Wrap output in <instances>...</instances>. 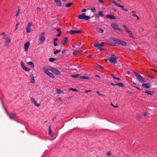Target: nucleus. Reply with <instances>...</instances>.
<instances>
[{"label": "nucleus", "mask_w": 157, "mask_h": 157, "mask_svg": "<svg viewBox=\"0 0 157 157\" xmlns=\"http://www.w3.org/2000/svg\"><path fill=\"white\" fill-rule=\"evenodd\" d=\"M111 26L115 30H117L120 32H122V30L120 28L118 27V25L116 23H112Z\"/></svg>", "instance_id": "obj_1"}, {"label": "nucleus", "mask_w": 157, "mask_h": 157, "mask_svg": "<svg viewBox=\"0 0 157 157\" xmlns=\"http://www.w3.org/2000/svg\"><path fill=\"white\" fill-rule=\"evenodd\" d=\"M78 18L80 19H84L85 20H87L90 19L89 16H86L85 13L79 15L78 16Z\"/></svg>", "instance_id": "obj_2"}, {"label": "nucleus", "mask_w": 157, "mask_h": 157, "mask_svg": "<svg viewBox=\"0 0 157 157\" xmlns=\"http://www.w3.org/2000/svg\"><path fill=\"white\" fill-rule=\"evenodd\" d=\"M50 70L52 71L54 74L56 75H59L60 74V72L58 70L52 67H49Z\"/></svg>", "instance_id": "obj_3"}, {"label": "nucleus", "mask_w": 157, "mask_h": 157, "mask_svg": "<svg viewBox=\"0 0 157 157\" xmlns=\"http://www.w3.org/2000/svg\"><path fill=\"white\" fill-rule=\"evenodd\" d=\"M45 33L42 32L41 33L39 36V40L40 41V44H42L45 40V38L44 36Z\"/></svg>", "instance_id": "obj_4"}, {"label": "nucleus", "mask_w": 157, "mask_h": 157, "mask_svg": "<svg viewBox=\"0 0 157 157\" xmlns=\"http://www.w3.org/2000/svg\"><path fill=\"white\" fill-rule=\"evenodd\" d=\"M110 62L115 64L117 63L116 57L115 55L112 54L111 55L109 59Z\"/></svg>", "instance_id": "obj_5"}, {"label": "nucleus", "mask_w": 157, "mask_h": 157, "mask_svg": "<svg viewBox=\"0 0 157 157\" xmlns=\"http://www.w3.org/2000/svg\"><path fill=\"white\" fill-rule=\"evenodd\" d=\"M32 25V24L31 22L29 23L28 24L27 27L26 29L27 32V33H30L32 30L31 29V26Z\"/></svg>", "instance_id": "obj_6"}, {"label": "nucleus", "mask_w": 157, "mask_h": 157, "mask_svg": "<svg viewBox=\"0 0 157 157\" xmlns=\"http://www.w3.org/2000/svg\"><path fill=\"white\" fill-rule=\"evenodd\" d=\"M82 32V30H71L70 31V33L71 35H73L75 33H80Z\"/></svg>", "instance_id": "obj_7"}, {"label": "nucleus", "mask_w": 157, "mask_h": 157, "mask_svg": "<svg viewBox=\"0 0 157 157\" xmlns=\"http://www.w3.org/2000/svg\"><path fill=\"white\" fill-rule=\"evenodd\" d=\"M117 44L121 45L122 46H125L127 44V43L122 40L119 39L118 40Z\"/></svg>", "instance_id": "obj_8"}, {"label": "nucleus", "mask_w": 157, "mask_h": 157, "mask_svg": "<svg viewBox=\"0 0 157 157\" xmlns=\"http://www.w3.org/2000/svg\"><path fill=\"white\" fill-rule=\"evenodd\" d=\"M105 44L104 42H101V44L96 43L94 44V46L96 48H100L103 46Z\"/></svg>", "instance_id": "obj_9"}, {"label": "nucleus", "mask_w": 157, "mask_h": 157, "mask_svg": "<svg viewBox=\"0 0 157 157\" xmlns=\"http://www.w3.org/2000/svg\"><path fill=\"white\" fill-rule=\"evenodd\" d=\"M142 85V86L145 88H149L150 87V84L148 82L145 83H143Z\"/></svg>", "instance_id": "obj_10"}, {"label": "nucleus", "mask_w": 157, "mask_h": 157, "mask_svg": "<svg viewBox=\"0 0 157 157\" xmlns=\"http://www.w3.org/2000/svg\"><path fill=\"white\" fill-rule=\"evenodd\" d=\"M30 100H31V101L32 102H33L36 106L38 107L40 105V103L37 104L36 103V101H35V98H31L30 99Z\"/></svg>", "instance_id": "obj_11"}, {"label": "nucleus", "mask_w": 157, "mask_h": 157, "mask_svg": "<svg viewBox=\"0 0 157 157\" xmlns=\"http://www.w3.org/2000/svg\"><path fill=\"white\" fill-rule=\"evenodd\" d=\"M104 16V15L103 13V12L102 11H99L98 13V14L96 15V16L98 18L99 16L103 17Z\"/></svg>", "instance_id": "obj_12"}, {"label": "nucleus", "mask_w": 157, "mask_h": 157, "mask_svg": "<svg viewBox=\"0 0 157 157\" xmlns=\"http://www.w3.org/2000/svg\"><path fill=\"white\" fill-rule=\"evenodd\" d=\"M83 52V51L81 50H79L77 49L76 50H75L73 52V54L74 55H77L81 52Z\"/></svg>", "instance_id": "obj_13"}, {"label": "nucleus", "mask_w": 157, "mask_h": 157, "mask_svg": "<svg viewBox=\"0 0 157 157\" xmlns=\"http://www.w3.org/2000/svg\"><path fill=\"white\" fill-rule=\"evenodd\" d=\"M29 44L30 43L29 42H27L25 44V51L28 50Z\"/></svg>", "instance_id": "obj_14"}, {"label": "nucleus", "mask_w": 157, "mask_h": 157, "mask_svg": "<svg viewBox=\"0 0 157 157\" xmlns=\"http://www.w3.org/2000/svg\"><path fill=\"white\" fill-rule=\"evenodd\" d=\"M68 40V37L67 36L65 37L64 38L63 40H62L61 43V44L64 45Z\"/></svg>", "instance_id": "obj_15"}, {"label": "nucleus", "mask_w": 157, "mask_h": 157, "mask_svg": "<svg viewBox=\"0 0 157 157\" xmlns=\"http://www.w3.org/2000/svg\"><path fill=\"white\" fill-rule=\"evenodd\" d=\"M56 4L59 6H60L61 5V2L60 0H54Z\"/></svg>", "instance_id": "obj_16"}, {"label": "nucleus", "mask_w": 157, "mask_h": 157, "mask_svg": "<svg viewBox=\"0 0 157 157\" xmlns=\"http://www.w3.org/2000/svg\"><path fill=\"white\" fill-rule=\"evenodd\" d=\"M30 78L31 80L30 82L33 83H34L35 82V80L34 78V76H33V74H31V75H30Z\"/></svg>", "instance_id": "obj_17"}, {"label": "nucleus", "mask_w": 157, "mask_h": 157, "mask_svg": "<svg viewBox=\"0 0 157 157\" xmlns=\"http://www.w3.org/2000/svg\"><path fill=\"white\" fill-rule=\"evenodd\" d=\"M96 30L99 33H103L104 30L101 28L97 27L96 28Z\"/></svg>", "instance_id": "obj_18"}, {"label": "nucleus", "mask_w": 157, "mask_h": 157, "mask_svg": "<svg viewBox=\"0 0 157 157\" xmlns=\"http://www.w3.org/2000/svg\"><path fill=\"white\" fill-rule=\"evenodd\" d=\"M138 81L142 83L144 82V78H143L141 76L139 77L138 78H137Z\"/></svg>", "instance_id": "obj_19"}, {"label": "nucleus", "mask_w": 157, "mask_h": 157, "mask_svg": "<svg viewBox=\"0 0 157 157\" xmlns=\"http://www.w3.org/2000/svg\"><path fill=\"white\" fill-rule=\"evenodd\" d=\"M43 69L44 73H46V75H48L49 72L48 71V69L45 67H43Z\"/></svg>", "instance_id": "obj_20"}, {"label": "nucleus", "mask_w": 157, "mask_h": 157, "mask_svg": "<svg viewBox=\"0 0 157 157\" xmlns=\"http://www.w3.org/2000/svg\"><path fill=\"white\" fill-rule=\"evenodd\" d=\"M106 17L107 18H110L112 19H115L116 18L114 16L109 15H106Z\"/></svg>", "instance_id": "obj_21"}, {"label": "nucleus", "mask_w": 157, "mask_h": 157, "mask_svg": "<svg viewBox=\"0 0 157 157\" xmlns=\"http://www.w3.org/2000/svg\"><path fill=\"white\" fill-rule=\"evenodd\" d=\"M110 40H112L113 41H115V43L117 44L118 43V40H119V39H117L116 38L113 37H111L110 38Z\"/></svg>", "instance_id": "obj_22"}, {"label": "nucleus", "mask_w": 157, "mask_h": 157, "mask_svg": "<svg viewBox=\"0 0 157 157\" xmlns=\"http://www.w3.org/2000/svg\"><path fill=\"white\" fill-rule=\"evenodd\" d=\"M9 117L11 119H12L16 117V115L15 113L11 114L9 115Z\"/></svg>", "instance_id": "obj_23"}, {"label": "nucleus", "mask_w": 157, "mask_h": 157, "mask_svg": "<svg viewBox=\"0 0 157 157\" xmlns=\"http://www.w3.org/2000/svg\"><path fill=\"white\" fill-rule=\"evenodd\" d=\"M80 78L81 79H86L87 80H90V78L88 77V76H82L80 77Z\"/></svg>", "instance_id": "obj_24"}, {"label": "nucleus", "mask_w": 157, "mask_h": 157, "mask_svg": "<svg viewBox=\"0 0 157 157\" xmlns=\"http://www.w3.org/2000/svg\"><path fill=\"white\" fill-rule=\"evenodd\" d=\"M56 93L59 94H62L63 93V92L62 90L59 89L56 90Z\"/></svg>", "instance_id": "obj_25"}, {"label": "nucleus", "mask_w": 157, "mask_h": 157, "mask_svg": "<svg viewBox=\"0 0 157 157\" xmlns=\"http://www.w3.org/2000/svg\"><path fill=\"white\" fill-rule=\"evenodd\" d=\"M27 64L29 65L32 67H34V65L33 62H29L27 63Z\"/></svg>", "instance_id": "obj_26"}, {"label": "nucleus", "mask_w": 157, "mask_h": 157, "mask_svg": "<svg viewBox=\"0 0 157 157\" xmlns=\"http://www.w3.org/2000/svg\"><path fill=\"white\" fill-rule=\"evenodd\" d=\"M79 76H80V75L79 74L72 75H71V77L74 78H77Z\"/></svg>", "instance_id": "obj_27"}, {"label": "nucleus", "mask_w": 157, "mask_h": 157, "mask_svg": "<svg viewBox=\"0 0 157 157\" xmlns=\"http://www.w3.org/2000/svg\"><path fill=\"white\" fill-rule=\"evenodd\" d=\"M6 45H8L11 42V40L9 38H7L6 39Z\"/></svg>", "instance_id": "obj_28"}, {"label": "nucleus", "mask_w": 157, "mask_h": 157, "mask_svg": "<svg viewBox=\"0 0 157 157\" xmlns=\"http://www.w3.org/2000/svg\"><path fill=\"white\" fill-rule=\"evenodd\" d=\"M129 34V36L130 37H131L132 38L134 39L135 38L132 35V32L131 31H130L128 33Z\"/></svg>", "instance_id": "obj_29"}, {"label": "nucleus", "mask_w": 157, "mask_h": 157, "mask_svg": "<svg viewBox=\"0 0 157 157\" xmlns=\"http://www.w3.org/2000/svg\"><path fill=\"white\" fill-rule=\"evenodd\" d=\"M48 76H49L50 77L52 78H55V76L54 75L51 73L49 72L48 74L47 75Z\"/></svg>", "instance_id": "obj_30"}, {"label": "nucleus", "mask_w": 157, "mask_h": 157, "mask_svg": "<svg viewBox=\"0 0 157 157\" xmlns=\"http://www.w3.org/2000/svg\"><path fill=\"white\" fill-rule=\"evenodd\" d=\"M73 3L72 2L68 3L65 6L67 7H69Z\"/></svg>", "instance_id": "obj_31"}, {"label": "nucleus", "mask_w": 157, "mask_h": 157, "mask_svg": "<svg viewBox=\"0 0 157 157\" xmlns=\"http://www.w3.org/2000/svg\"><path fill=\"white\" fill-rule=\"evenodd\" d=\"M22 69L25 70L26 71H29L30 70V69L28 67H27L25 66Z\"/></svg>", "instance_id": "obj_32"}, {"label": "nucleus", "mask_w": 157, "mask_h": 157, "mask_svg": "<svg viewBox=\"0 0 157 157\" xmlns=\"http://www.w3.org/2000/svg\"><path fill=\"white\" fill-rule=\"evenodd\" d=\"M56 58H50L49 59V60L51 62H53L54 61L56 60Z\"/></svg>", "instance_id": "obj_33"}, {"label": "nucleus", "mask_w": 157, "mask_h": 157, "mask_svg": "<svg viewBox=\"0 0 157 157\" xmlns=\"http://www.w3.org/2000/svg\"><path fill=\"white\" fill-rule=\"evenodd\" d=\"M116 85L118 86H121V87H123L124 86V85L123 83H117L116 84Z\"/></svg>", "instance_id": "obj_34"}, {"label": "nucleus", "mask_w": 157, "mask_h": 157, "mask_svg": "<svg viewBox=\"0 0 157 157\" xmlns=\"http://www.w3.org/2000/svg\"><path fill=\"white\" fill-rule=\"evenodd\" d=\"M144 92L148 94L152 95V94L151 93V92L150 91L146 90L145 91H144Z\"/></svg>", "instance_id": "obj_35"}, {"label": "nucleus", "mask_w": 157, "mask_h": 157, "mask_svg": "<svg viewBox=\"0 0 157 157\" xmlns=\"http://www.w3.org/2000/svg\"><path fill=\"white\" fill-rule=\"evenodd\" d=\"M49 134L51 136H52L53 135V134L51 132V127L50 126L49 127Z\"/></svg>", "instance_id": "obj_36"}, {"label": "nucleus", "mask_w": 157, "mask_h": 157, "mask_svg": "<svg viewBox=\"0 0 157 157\" xmlns=\"http://www.w3.org/2000/svg\"><path fill=\"white\" fill-rule=\"evenodd\" d=\"M96 67L100 68L101 69H104V68L102 66L98 64H96Z\"/></svg>", "instance_id": "obj_37"}, {"label": "nucleus", "mask_w": 157, "mask_h": 157, "mask_svg": "<svg viewBox=\"0 0 157 157\" xmlns=\"http://www.w3.org/2000/svg\"><path fill=\"white\" fill-rule=\"evenodd\" d=\"M110 1L113 3H114L116 6L118 4L116 1L114 0H110Z\"/></svg>", "instance_id": "obj_38"}, {"label": "nucleus", "mask_w": 157, "mask_h": 157, "mask_svg": "<svg viewBox=\"0 0 157 157\" xmlns=\"http://www.w3.org/2000/svg\"><path fill=\"white\" fill-rule=\"evenodd\" d=\"M110 1L113 3H114L116 6L118 4L116 1L114 0H110Z\"/></svg>", "instance_id": "obj_39"}, {"label": "nucleus", "mask_w": 157, "mask_h": 157, "mask_svg": "<svg viewBox=\"0 0 157 157\" xmlns=\"http://www.w3.org/2000/svg\"><path fill=\"white\" fill-rule=\"evenodd\" d=\"M21 67L22 68H23L24 67H25V66L24 64V63L23 62L21 61Z\"/></svg>", "instance_id": "obj_40"}, {"label": "nucleus", "mask_w": 157, "mask_h": 157, "mask_svg": "<svg viewBox=\"0 0 157 157\" xmlns=\"http://www.w3.org/2000/svg\"><path fill=\"white\" fill-rule=\"evenodd\" d=\"M69 90H73L74 91H75V92H78V90L75 89H74V88H69Z\"/></svg>", "instance_id": "obj_41"}, {"label": "nucleus", "mask_w": 157, "mask_h": 157, "mask_svg": "<svg viewBox=\"0 0 157 157\" xmlns=\"http://www.w3.org/2000/svg\"><path fill=\"white\" fill-rule=\"evenodd\" d=\"M117 43H111V44H109L110 45H111L113 46H116V44Z\"/></svg>", "instance_id": "obj_42"}, {"label": "nucleus", "mask_w": 157, "mask_h": 157, "mask_svg": "<svg viewBox=\"0 0 157 157\" xmlns=\"http://www.w3.org/2000/svg\"><path fill=\"white\" fill-rule=\"evenodd\" d=\"M61 50H57V51H55L54 52V53L55 54H57V53H59V52H61Z\"/></svg>", "instance_id": "obj_43"}, {"label": "nucleus", "mask_w": 157, "mask_h": 157, "mask_svg": "<svg viewBox=\"0 0 157 157\" xmlns=\"http://www.w3.org/2000/svg\"><path fill=\"white\" fill-rule=\"evenodd\" d=\"M20 10L19 9H18V11H17V13H16V16L17 17L18 16V14H19V13L20 12Z\"/></svg>", "instance_id": "obj_44"}, {"label": "nucleus", "mask_w": 157, "mask_h": 157, "mask_svg": "<svg viewBox=\"0 0 157 157\" xmlns=\"http://www.w3.org/2000/svg\"><path fill=\"white\" fill-rule=\"evenodd\" d=\"M116 6L121 7V8H122V9L124 7V6H121L118 3L117 4Z\"/></svg>", "instance_id": "obj_45"}, {"label": "nucleus", "mask_w": 157, "mask_h": 157, "mask_svg": "<svg viewBox=\"0 0 157 157\" xmlns=\"http://www.w3.org/2000/svg\"><path fill=\"white\" fill-rule=\"evenodd\" d=\"M141 75H140V74H139L138 73H136V78H137V79L138 78L140 77Z\"/></svg>", "instance_id": "obj_46"}, {"label": "nucleus", "mask_w": 157, "mask_h": 157, "mask_svg": "<svg viewBox=\"0 0 157 157\" xmlns=\"http://www.w3.org/2000/svg\"><path fill=\"white\" fill-rule=\"evenodd\" d=\"M91 10L93 12H94L96 11V9L95 7H93L91 9Z\"/></svg>", "instance_id": "obj_47"}, {"label": "nucleus", "mask_w": 157, "mask_h": 157, "mask_svg": "<svg viewBox=\"0 0 157 157\" xmlns=\"http://www.w3.org/2000/svg\"><path fill=\"white\" fill-rule=\"evenodd\" d=\"M61 33H62L61 31H60L59 33L57 34V36H58V37H59V36H60Z\"/></svg>", "instance_id": "obj_48"}, {"label": "nucleus", "mask_w": 157, "mask_h": 157, "mask_svg": "<svg viewBox=\"0 0 157 157\" xmlns=\"http://www.w3.org/2000/svg\"><path fill=\"white\" fill-rule=\"evenodd\" d=\"M114 79H117L118 80H120V79L119 78H117L115 76V77H114Z\"/></svg>", "instance_id": "obj_49"}, {"label": "nucleus", "mask_w": 157, "mask_h": 157, "mask_svg": "<svg viewBox=\"0 0 157 157\" xmlns=\"http://www.w3.org/2000/svg\"><path fill=\"white\" fill-rule=\"evenodd\" d=\"M137 118H138V119H141V117L140 116L139 114L137 115Z\"/></svg>", "instance_id": "obj_50"}, {"label": "nucleus", "mask_w": 157, "mask_h": 157, "mask_svg": "<svg viewBox=\"0 0 157 157\" xmlns=\"http://www.w3.org/2000/svg\"><path fill=\"white\" fill-rule=\"evenodd\" d=\"M111 153V152L109 151L106 153V155H107L109 156L110 155Z\"/></svg>", "instance_id": "obj_51"}, {"label": "nucleus", "mask_w": 157, "mask_h": 157, "mask_svg": "<svg viewBox=\"0 0 157 157\" xmlns=\"http://www.w3.org/2000/svg\"><path fill=\"white\" fill-rule=\"evenodd\" d=\"M53 43L54 44V46H57V44L56 43V41H54Z\"/></svg>", "instance_id": "obj_52"}, {"label": "nucleus", "mask_w": 157, "mask_h": 157, "mask_svg": "<svg viewBox=\"0 0 157 157\" xmlns=\"http://www.w3.org/2000/svg\"><path fill=\"white\" fill-rule=\"evenodd\" d=\"M82 44V42H80V43H78L77 44V46H80V45Z\"/></svg>", "instance_id": "obj_53"}, {"label": "nucleus", "mask_w": 157, "mask_h": 157, "mask_svg": "<svg viewBox=\"0 0 157 157\" xmlns=\"http://www.w3.org/2000/svg\"><path fill=\"white\" fill-rule=\"evenodd\" d=\"M19 25V23H17L16 24V29L15 30H16L17 29L18 27V26Z\"/></svg>", "instance_id": "obj_54"}, {"label": "nucleus", "mask_w": 157, "mask_h": 157, "mask_svg": "<svg viewBox=\"0 0 157 157\" xmlns=\"http://www.w3.org/2000/svg\"><path fill=\"white\" fill-rule=\"evenodd\" d=\"M111 105L114 106V107L115 108H117V107H118V106L117 105H116V106H114V105H113V104H112V103H111Z\"/></svg>", "instance_id": "obj_55"}, {"label": "nucleus", "mask_w": 157, "mask_h": 157, "mask_svg": "<svg viewBox=\"0 0 157 157\" xmlns=\"http://www.w3.org/2000/svg\"><path fill=\"white\" fill-rule=\"evenodd\" d=\"M125 29L126 32L128 33L130 31L128 30V29L127 28Z\"/></svg>", "instance_id": "obj_56"}, {"label": "nucleus", "mask_w": 157, "mask_h": 157, "mask_svg": "<svg viewBox=\"0 0 157 157\" xmlns=\"http://www.w3.org/2000/svg\"><path fill=\"white\" fill-rule=\"evenodd\" d=\"M91 90H86L85 91V93H87L88 92H91Z\"/></svg>", "instance_id": "obj_57"}, {"label": "nucleus", "mask_w": 157, "mask_h": 157, "mask_svg": "<svg viewBox=\"0 0 157 157\" xmlns=\"http://www.w3.org/2000/svg\"><path fill=\"white\" fill-rule=\"evenodd\" d=\"M37 10L38 11H41V9H40V8L39 7H38L37 8Z\"/></svg>", "instance_id": "obj_58"}, {"label": "nucleus", "mask_w": 157, "mask_h": 157, "mask_svg": "<svg viewBox=\"0 0 157 157\" xmlns=\"http://www.w3.org/2000/svg\"><path fill=\"white\" fill-rule=\"evenodd\" d=\"M86 11V9H83L82 10V12H85Z\"/></svg>", "instance_id": "obj_59"}, {"label": "nucleus", "mask_w": 157, "mask_h": 157, "mask_svg": "<svg viewBox=\"0 0 157 157\" xmlns=\"http://www.w3.org/2000/svg\"><path fill=\"white\" fill-rule=\"evenodd\" d=\"M95 76H96V77L98 78L99 79H101V78L100 77V76L98 75H96Z\"/></svg>", "instance_id": "obj_60"}, {"label": "nucleus", "mask_w": 157, "mask_h": 157, "mask_svg": "<svg viewBox=\"0 0 157 157\" xmlns=\"http://www.w3.org/2000/svg\"><path fill=\"white\" fill-rule=\"evenodd\" d=\"M97 93H98V94H99V95H100V96H102V94H100L99 93V92L98 91H97Z\"/></svg>", "instance_id": "obj_61"}, {"label": "nucleus", "mask_w": 157, "mask_h": 157, "mask_svg": "<svg viewBox=\"0 0 157 157\" xmlns=\"http://www.w3.org/2000/svg\"><path fill=\"white\" fill-rule=\"evenodd\" d=\"M111 84L113 86H115V85H116V84H114V83H111Z\"/></svg>", "instance_id": "obj_62"}, {"label": "nucleus", "mask_w": 157, "mask_h": 157, "mask_svg": "<svg viewBox=\"0 0 157 157\" xmlns=\"http://www.w3.org/2000/svg\"><path fill=\"white\" fill-rule=\"evenodd\" d=\"M122 9L126 11H128V10L127 9H124V8H122Z\"/></svg>", "instance_id": "obj_63"}, {"label": "nucleus", "mask_w": 157, "mask_h": 157, "mask_svg": "<svg viewBox=\"0 0 157 157\" xmlns=\"http://www.w3.org/2000/svg\"><path fill=\"white\" fill-rule=\"evenodd\" d=\"M144 116H147V113H145L144 114Z\"/></svg>", "instance_id": "obj_64"}]
</instances>
